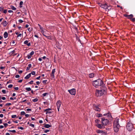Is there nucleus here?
<instances>
[{
    "mask_svg": "<svg viewBox=\"0 0 135 135\" xmlns=\"http://www.w3.org/2000/svg\"><path fill=\"white\" fill-rule=\"evenodd\" d=\"M33 80H31V81H30V82H29L28 83L30 84H32L33 83Z\"/></svg>",
    "mask_w": 135,
    "mask_h": 135,
    "instance_id": "8fccbe9b",
    "label": "nucleus"
},
{
    "mask_svg": "<svg viewBox=\"0 0 135 135\" xmlns=\"http://www.w3.org/2000/svg\"><path fill=\"white\" fill-rule=\"evenodd\" d=\"M22 80L21 79V80H18V83H21V82H22Z\"/></svg>",
    "mask_w": 135,
    "mask_h": 135,
    "instance_id": "e2e57ef3",
    "label": "nucleus"
},
{
    "mask_svg": "<svg viewBox=\"0 0 135 135\" xmlns=\"http://www.w3.org/2000/svg\"><path fill=\"white\" fill-rule=\"evenodd\" d=\"M94 108L95 110L97 111H99L100 110V109L99 105H94Z\"/></svg>",
    "mask_w": 135,
    "mask_h": 135,
    "instance_id": "9b49d317",
    "label": "nucleus"
},
{
    "mask_svg": "<svg viewBox=\"0 0 135 135\" xmlns=\"http://www.w3.org/2000/svg\"><path fill=\"white\" fill-rule=\"evenodd\" d=\"M38 26L39 27H40V30L42 29V28H43L42 27L40 24H38Z\"/></svg>",
    "mask_w": 135,
    "mask_h": 135,
    "instance_id": "79ce46f5",
    "label": "nucleus"
},
{
    "mask_svg": "<svg viewBox=\"0 0 135 135\" xmlns=\"http://www.w3.org/2000/svg\"><path fill=\"white\" fill-rule=\"evenodd\" d=\"M28 112L31 111V109H27L26 110Z\"/></svg>",
    "mask_w": 135,
    "mask_h": 135,
    "instance_id": "de8ad7c7",
    "label": "nucleus"
},
{
    "mask_svg": "<svg viewBox=\"0 0 135 135\" xmlns=\"http://www.w3.org/2000/svg\"><path fill=\"white\" fill-rule=\"evenodd\" d=\"M103 89L101 90H97L95 93L97 97L103 95L105 92L104 90L105 88H103Z\"/></svg>",
    "mask_w": 135,
    "mask_h": 135,
    "instance_id": "20e7f679",
    "label": "nucleus"
},
{
    "mask_svg": "<svg viewBox=\"0 0 135 135\" xmlns=\"http://www.w3.org/2000/svg\"><path fill=\"white\" fill-rule=\"evenodd\" d=\"M3 117V114H0V117L1 118H2Z\"/></svg>",
    "mask_w": 135,
    "mask_h": 135,
    "instance_id": "5fc2aeb1",
    "label": "nucleus"
},
{
    "mask_svg": "<svg viewBox=\"0 0 135 135\" xmlns=\"http://www.w3.org/2000/svg\"><path fill=\"white\" fill-rule=\"evenodd\" d=\"M4 128V126L2 125L0 126V128L2 129Z\"/></svg>",
    "mask_w": 135,
    "mask_h": 135,
    "instance_id": "13d9d810",
    "label": "nucleus"
},
{
    "mask_svg": "<svg viewBox=\"0 0 135 135\" xmlns=\"http://www.w3.org/2000/svg\"><path fill=\"white\" fill-rule=\"evenodd\" d=\"M10 7L11 9L13 10H16V8L12 5H11Z\"/></svg>",
    "mask_w": 135,
    "mask_h": 135,
    "instance_id": "412c9836",
    "label": "nucleus"
},
{
    "mask_svg": "<svg viewBox=\"0 0 135 135\" xmlns=\"http://www.w3.org/2000/svg\"><path fill=\"white\" fill-rule=\"evenodd\" d=\"M126 128L129 131H131L133 128V124L130 122L127 123L126 126Z\"/></svg>",
    "mask_w": 135,
    "mask_h": 135,
    "instance_id": "39448f33",
    "label": "nucleus"
},
{
    "mask_svg": "<svg viewBox=\"0 0 135 135\" xmlns=\"http://www.w3.org/2000/svg\"><path fill=\"white\" fill-rule=\"evenodd\" d=\"M30 74H31V75L32 74V75H34L35 74V71H33L31 72V73H30Z\"/></svg>",
    "mask_w": 135,
    "mask_h": 135,
    "instance_id": "2f4dec72",
    "label": "nucleus"
},
{
    "mask_svg": "<svg viewBox=\"0 0 135 135\" xmlns=\"http://www.w3.org/2000/svg\"><path fill=\"white\" fill-rule=\"evenodd\" d=\"M41 33L44 36H46V35H45V34H47L48 35H50V34H47L46 33V31H47V30L46 29H44L43 28H42V29H41Z\"/></svg>",
    "mask_w": 135,
    "mask_h": 135,
    "instance_id": "6e6552de",
    "label": "nucleus"
},
{
    "mask_svg": "<svg viewBox=\"0 0 135 135\" xmlns=\"http://www.w3.org/2000/svg\"><path fill=\"white\" fill-rule=\"evenodd\" d=\"M68 91L69 93L71 95H75V94L76 90L75 89H74L69 90Z\"/></svg>",
    "mask_w": 135,
    "mask_h": 135,
    "instance_id": "0eeeda50",
    "label": "nucleus"
},
{
    "mask_svg": "<svg viewBox=\"0 0 135 135\" xmlns=\"http://www.w3.org/2000/svg\"><path fill=\"white\" fill-rule=\"evenodd\" d=\"M99 120L98 119H96L95 121V123H98L99 122Z\"/></svg>",
    "mask_w": 135,
    "mask_h": 135,
    "instance_id": "4c0bfd02",
    "label": "nucleus"
},
{
    "mask_svg": "<svg viewBox=\"0 0 135 135\" xmlns=\"http://www.w3.org/2000/svg\"><path fill=\"white\" fill-rule=\"evenodd\" d=\"M102 124L104 126H106L108 124L109 120L107 119H105L103 117L102 118Z\"/></svg>",
    "mask_w": 135,
    "mask_h": 135,
    "instance_id": "423d86ee",
    "label": "nucleus"
},
{
    "mask_svg": "<svg viewBox=\"0 0 135 135\" xmlns=\"http://www.w3.org/2000/svg\"><path fill=\"white\" fill-rule=\"evenodd\" d=\"M31 76V74H28L27 75L25 78V79H28Z\"/></svg>",
    "mask_w": 135,
    "mask_h": 135,
    "instance_id": "f3484780",
    "label": "nucleus"
},
{
    "mask_svg": "<svg viewBox=\"0 0 135 135\" xmlns=\"http://www.w3.org/2000/svg\"><path fill=\"white\" fill-rule=\"evenodd\" d=\"M27 46H30V45H31V43L30 42L28 43L27 44Z\"/></svg>",
    "mask_w": 135,
    "mask_h": 135,
    "instance_id": "69168bd1",
    "label": "nucleus"
},
{
    "mask_svg": "<svg viewBox=\"0 0 135 135\" xmlns=\"http://www.w3.org/2000/svg\"><path fill=\"white\" fill-rule=\"evenodd\" d=\"M61 104V102L60 100H58L56 103V105L57 107V110L58 111L59 110Z\"/></svg>",
    "mask_w": 135,
    "mask_h": 135,
    "instance_id": "1a4fd4ad",
    "label": "nucleus"
},
{
    "mask_svg": "<svg viewBox=\"0 0 135 135\" xmlns=\"http://www.w3.org/2000/svg\"><path fill=\"white\" fill-rule=\"evenodd\" d=\"M28 41L26 40L24 42V43L25 44L27 45V43H28Z\"/></svg>",
    "mask_w": 135,
    "mask_h": 135,
    "instance_id": "c756f323",
    "label": "nucleus"
},
{
    "mask_svg": "<svg viewBox=\"0 0 135 135\" xmlns=\"http://www.w3.org/2000/svg\"><path fill=\"white\" fill-rule=\"evenodd\" d=\"M3 124H4L5 127H6L8 125V124H7L6 123H4Z\"/></svg>",
    "mask_w": 135,
    "mask_h": 135,
    "instance_id": "c03bdc74",
    "label": "nucleus"
},
{
    "mask_svg": "<svg viewBox=\"0 0 135 135\" xmlns=\"http://www.w3.org/2000/svg\"><path fill=\"white\" fill-rule=\"evenodd\" d=\"M8 34L7 33L5 32H4V36L5 38H6L8 37Z\"/></svg>",
    "mask_w": 135,
    "mask_h": 135,
    "instance_id": "2eb2a0df",
    "label": "nucleus"
},
{
    "mask_svg": "<svg viewBox=\"0 0 135 135\" xmlns=\"http://www.w3.org/2000/svg\"><path fill=\"white\" fill-rule=\"evenodd\" d=\"M21 115H23L25 114V113L24 112H21Z\"/></svg>",
    "mask_w": 135,
    "mask_h": 135,
    "instance_id": "c9c22d12",
    "label": "nucleus"
},
{
    "mask_svg": "<svg viewBox=\"0 0 135 135\" xmlns=\"http://www.w3.org/2000/svg\"><path fill=\"white\" fill-rule=\"evenodd\" d=\"M102 115L101 114H98L97 115V116L98 117H102Z\"/></svg>",
    "mask_w": 135,
    "mask_h": 135,
    "instance_id": "c85d7f7f",
    "label": "nucleus"
},
{
    "mask_svg": "<svg viewBox=\"0 0 135 135\" xmlns=\"http://www.w3.org/2000/svg\"><path fill=\"white\" fill-rule=\"evenodd\" d=\"M2 99L3 100H5L6 99V98L5 97H2Z\"/></svg>",
    "mask_w": 135,
    "mask_h": 135,
    "instance_id": "052dcab7",
    "label": "nucleus"
},
{
    "mask_svg": "<svg viewBox=\"0 0 135 135\" xmlns=\"http://www.w3.org/2000/svg\"><path fill=\"white\" fill-rule=\"evenodd\" d=\"M96 126L98 128L100 129L104 128L105 127L104 126L103 124L102 125L99 123L97 124H96Z\"/></svg>",
    "mask_w": 135,
    "mask_h": 135,
    "instance_id": "9d476101",
    "label": "nucleus"
},
{
    "mask_svg": "<svg viewBox=\"0 0 135 135\" xmlns=\"http://www.w3.org/2000/svg\"><path fill=\"white\" fill-rule=\"evenodd\" d=\"M119 120L118 118L116 119L114 122V132H117L118 131L119 128L120 127V126L118 123Z\"/></svg>",
    "mask_w": 135,
    "mask_h": 135,
    "instance_id": "f03ea898",
    "label": "nucleus"
},
{
    "mask_svg": "<svg viewBox=\"0 0 135 135\" xmlns=\"http://www.w3.org/2000/svg\"><path fill=\"white\" fill-rule=\"evenodd\" d=\"M89 76L90 78H93L94 76V74L93 73H91L89 74Z\"/></svg>",
    "mask_w": 135,
    "mask_h": 135,
    "instance_id": "aec40b11",
    "label": "nucleus"
},
{
    "mask_svg": "<svg viewBox=\"0 0 135 135\" xmlns=\"http://www.w3.org/2000/svg\"><path fill=\"white\" fill-rule=\"evenodd\" d=\"M29 115L28 114H26L25 115V116L27 117H29Z\"/></svg>",
    "mask_w": 135,
    "mask_h": 135,
    "instance_id": "338daca9",
    "label": "nucleus"
},
{
    "mask_svg": "<svg viewBox=\"0 0 135 135\" xmlns=\"http://www.w3.org/2000/svg\"><path fill=\"white\" fill-rule=\"evenodd\" d=\"M20 77V75H17L15 76V77L16 78H18Z\"/></svg>",
    "mask_w": 135,
    "mask_h": 135,
    "instance_id": "49530a36",
    "label": "nucleus"
},
{
    "mask_svg": "<svg viewBox=\"0 0 135 135\" xmlns=\"http://www.w3.org/2000/svg\"><path fill=\"white\" fill-rule=\"evenodd\" d=\"M9 131L12 132L13 133H15L16 132V131L15 130H9L8 131Z\"/></svg>",
    "mask_w": 135,
    "mask_h": 135,
    "instance_id": "f704fd0d",
    "label": "nucleus"
},
{
    "mask_svg": "<svg viewBox=\"0 0 135 135\" xmlns=\"http://www.w3.org/2000/svg\"><path fill=\"white\" fill-rule=\"evenodd\" d=\"M38 99L37 98L34 99L32 100V101L34 102H37L38 101Z\"/></svg>",
    "mask_w": 135,
    "mask_h": 135,
    "instance_id": "bb28decb",
    "label": "nucleus"
},
{
    "mask_svg": "<svg viewBox=\"0 0 135 135\" xmlns=\"http://www.w3.org/2000/svg\"><path fill=\"white\" fill-rule=\"evenodd\" d=\"M93 85L95 87L101 86V87L105 88V85L102 81L100 79H98L94 81L93 83Z\"/></svg>",
    "mask_w": 135,
    "mask_h": 135,
    "instance_id": "f257e3e1",
    "label": "nucleus"
},
{
    "mask_svg": "<svg viewBox=\"0 0 135 135\" xmlns=\"http://www.w3.org/2000/svg\"><path fill=\"white\" fill-rule=\"evenodd\" d=\"M13 86V85L12 84H10L8 85V88H11Z\"/></svg>",
    "mask_w": 135,
    "mask_h": 135,
    "instance_id": "a19ab883",
    "label": "nucleus"
},
{
    "mask_svg": "<svg viewBox=\"0 0 135 135\" xmlns=\"http://www.w3.org/2000/svg\"><path fill=\"white\" fill-rule=\"evenodd\" d=\"M18 129H20L21 130H23V128L22 127H18Z\"/></svg>",
    "mask_w": 135,
    "mask_h": 135,
    "instance_id": "864d4df0",
    "label": "nucleus"
},
{
    "mask_svg": "<svg viewBox=\"0 0 135 135\" xmlns=\"http://www.w3.org/2000/svg\"><path fill=\"white\" fill-rule=\"evenodd\" d=\"M13 12V11L12 10H9L8 11V12L9 13H12V12Z\"/></svg>",
    "mask_w": 135,
    "mask_h": 135,
    "instance_id": "bf43d9fd",
    "label": "nucleus"
},
{
    "mask_svg": "<svg viewBox=\"0 0 135 135\" xmlns=\"http://www.w3.org/2000/svg\"><path fill=\"white\" fill-rule=\"evenodd\" d=\"M17 117V116L16 115H13L12 116V118H15L16 117Z\"/></svg>",
    "mask_w": 135,
    "mask_h": 135,
    "instance_id": "e433bc0d",
    "label": "nucleus"
},
{
    "mask_svg": "<svg viewBox=\"0 0 135 135\" xmlns=\"http://www.w3.org/2000/svg\"><path fill=\"white\" fill-rule=\"evenodd\" d=\"M47 80H43L42 81V83H46V82H47Z\"/></svg>",
    "mask_w": 135,
    "mask_h": 135,
    "instance_id": "3c124183",
    "label": "nucleus"
},
{
    "mask_svg": "<svg viewBox=\"0 0 135 135\" xmlns=\"http://www.w3.org/2000/svg\"><path fill=\"white\" fill-rule=\"evenodd\" d=\"M45 37L49 39H50V40L51 39L52 37H51V36H47L46 35V36H45Z\"/></svg>",
    "mask_w": 135,
    "mask_h": 135,
    "instance_id": "b1692460",
    "label": "nucleus"
},
{
    "mask_svg": "<svg viewBox=\"0 0 135 135\" xmlns=\"http://www.w3.org/2000/svg\"><path fill=\"white\" fill-rule=\"evenodd\" d=\"M133 16L132 14H131L130 15H128V18L131 19L133 17Z\"/></svg>",
    "mask_w": 135,
    "mask_h": 135,
    "instance_id": "393cba45",
    "label": "nucleus"
},
{
    "mask_svg": "<svg viewBox=\"0 0 135 135\" xmlns=\"http://www.w3.org/2000/svg\"><path fill=\"white\" fill-rule=\"evenodd\" d=\"M55 72V69H53L52 70L51 73L54 74Z\"/></svg>",
    "mask_w": 135,
    "mask_h": 135,
    "instance_id": "ea45409f",
    "label": "nucleus"
},
{
    "mask_svg": "<svg viewBox=\"0 0 135 135\" xmlns=\"http://www.w3.org/2000/svg\"><path fill=\"white\" fill-rule=\"evenodd\" d=\"M7 12V10H5L3 11V13H6Z\"/></svg>",
    "mask_w": 135,
    "mask_h": 135,
    "instance_id": "680f3d73",
    "label": "nucleus"
},
{
    "mask_svg": "<svg viewBox=\"0 0 135 135\" xmlns=\"http://www.w3.org/2000/svg\"><path fill=\"white\" fill-rule=\"evenodd\" d=\"M28 30L30 31V32L32 30V29H31V28H29L28 29Z\"/></svg>",
    "mask_w": 135,
    "mask_h": 135,
    "instance_id": "6e6d98bb",
    "label": "nucleus"
},
{
    "mask_svg": "<svg viewBox=\"0 0 135 135\" xmlns=\"http://www.w3.org/2000/svg\"><path fill=\"white\" fill-rule=\"evenodd\" d=\"M48 94L47 93H45L42 94V96L43 97H45Z\"/></svg>",
    "mask_w": 135,
    "mask_h": 135,
    "instance_id": "473e14b6",
    "label": "nucleus"
},
{
    "mask_svg": "<svg viewBox=\"0 0 135 135\" xmlns=\"http://www.w3.org/2000/svg\"><path fill=\"white\" fill-rule=\"evenodd\" d=\"M23 36V34H22L21 33L19 34L18 36H17V37H22Z\"/></svg>",
    "mask_w": 135,
    "mask_h": 135,
    "instance_id": "cd10ccee",
    "label": "nucleus"
},
{
    "mask_svg": "<svg viewBox=\"0 0 135 135\" xmlns=\"http://www.w3.org/2000/svg\"><path fill=\"white\" fill-rule=\"evenodd\" d=\"M103 115L105 116H107L109 118H110L112 117L110 114L109 113H108L107 114H104Z\"/></svg>",
    "mask_w": 135,
    "mask_h": 135,
    "instance_id": "ddd939ff",
    "label": "nucleus"
},
{
    "mask_svg": "<svg viewBox=\"0 0 135 135\" xmlns=\"http://www.w3.org/2000/svg\"><path fill=\"white\" fill-rule=\"evenodd\" d=\"M51 77L54 78V74L51 73Z\"/></svg>",
    "mask_w": 135,
    "mask_h": 135,
    "instance_id": "4d7b16f0",
    "label": "nucleus"
},
{
    "mask_svg": "<svg viewBox=\"0 0 135 135\" xmlns=\"http://www.w3.org/2000/svg\"><path fill=\"white\" fill-rule=\"evenodd\" d=\"M7 24V22L6 21H4V22L3 23V25L4 27L6 26Z\"/></svg>",
    "mask_w": 135,
    "mask_h": 135,
    "instance_id": "6ab92c4d",
    "label": "nucleus"
},
{
    "mask_svg": "<svg viewBox=\"0 0 135 135\" xmlns=\"http://www.w3.org/2000/svg\"><path fill=\"white\" fill-rule=\"evenodd\" d=\"M99 6L102 8L105 9L106 11L107 9L109 10L111 9L110 7V6H108L106 3L104 4H102L100 3H99Z\"/></svg>",
    "mask_w": 135,
    "mask_h": 135,
    "instance_id": "7ed1b4c3",
    "label": "nucleus"
},
{
    "mask_svg": "<svg viewBox=\"0 0 135 135\" xmlns=\"http://www.w3.org/2000/svg\"><path fill=\"white\" fill-rule=\"evenodd\" d=\"M23 71L22 70H20V71H19V73H20V74H21L22 73Z\"/></svg>",
    "mask_w": 135,
    "mask_h": 135,
    "instance_id": "774afa93",
    "label": "nucleus"
},
{
    "mask_svg": "<svg viewBox=\"0 0 135 135\" xmlns=\"http://www.w3.org/2000/svg\"><path fill=\"white\" fill-rule=\"evenodd\" d=\"M18 21L20 23H22L23 22V21L21 20H19Z\"/></svg>",
    "mask_w": 135,
    "mask_h": 135,
    "instance_id": "a18cd8bd",
    "label": "nucleus"
},
{
    "mask_svg": "<svg viewBox=\"0 0 135 135\" xmlns=\"http://www.w3.org/2000/svg\"><path fill=\"white\" fill-rule=\"evenodd\" d=\"M31 66L32 65L31 64H29L28 66L27 67L26 70L27 71L29 70L30 69V68L31 67Z\"/></svg>",
    "mask_w": 135,
    "mask_h": 135,
    "instance_id": "a211bd4d",
    "label": "nucleus"
},
{
    "mask_svg": "<svg viewBox=\"0 0 135 135\" xmlns=\"http://www.w3.org/2000/svg\"><path fill=\"white\" fill-rule=\"evenodd\" d=\"M51 126V125L49 124H45L44 126V127L46 128H48Z\"/></svg>",
    "mask_w": 135,
    "mask_h": 135,
    "instance_id": "dca6fc26",
    "label": "nucleus"
},
{
    "mask_svg": "<svg viewBox=\"0 0 135 135\" xmlns=\"http://www.w3.org/2000/svg\"><path fill=\"white\" fill-rule=\"evenodd\" d=\"M51 110L50 109H45V111L46 112V114H47L48 113H51V112H47L48 110Z\"/></svg>",
    "mask_w": 135,
    "mask_h": 135,
    "instance_id": "5701e85b",
    "label": "nucleus"
},
{
    "mask_svg": "<svg viewBox=\"0 0 135 135\" xmlns=\"http://www.w3.org/2000/svg\"><path fill=\"white\" fill-rule=\"evenodd\" d=\"M97 133H100L102 134H104L105 133V132L103 131L98 130L97 131Z\"/></svg>",
    "mask_w": 135,
    "mask_h": 135,
    "instance_id": "4468645a",
    "label": "nucleus"
},
{
    "mask_svg": "<svg viewBox=\"0 0 135 135\" xmlns=\"http://www.w3.org/2000/svg\"><path fill=\"white\" fill-rule=\"evenodd\" d=\"M29 126L33 128H34L35 127L34 124H29Z\"/></svg>",
    "mask_w": 135,
    "mask_h": 135,
    "instance_id": "72a5a7b5",
    "label": "nucleus"
},
{
    "mask_svg": "<svg viewBox=\"0 0 135 135\" xmlns=\"http://www.w3.org/2000/svg\"><path fill=\"white\" fill-rule=\"evenodd\" d=\"M26 89L27 91H30L31 90V89L30 88H26Z\"/></svg>",
    "mask_w": 135,
    "mask_h": 135,
    "instance_id": "a878e982",
    "label": "nucleus"
},
{
    "mask_svg": "<svg viewBox=\"0 0 135 135\" xmlns=\"http://www.w3.org/2000/svg\"><path fill=\"white\" fill-rule=\"evenodd\" d=\"M34 53V52L33 51H32L31 52L27 55V57L28 59H30L31 58V56H32Z\"/></svg>",
    "mask_w": 135,
    "mask_h": 135,
    "instance_id": "f8f14e48",
    "label": "nucleus"
},
{
    "mask_svg": "<svg viewBox=\"0 0 135 135\" xmlns=\"http://www.w3.org/2000/svg\"><path fill=\"white\" fill-rule=\"evenodd\" d=\"M14 89L16 90H18L19 88L18 87H15Z\"/></svg>",
    "mask_w": 135,
    "mask_h": 135,
    "instance_id": "603ef678",
    "label": "nucleus"
},
{
    "mask_svg": "<svg viewBox=\"0 0 135 135\" xmlns=\"http://www.w3.org/2000/svg\"><path fill=\"white\" fill-rule=\"evenodd\" d=\"M2 92L4 94H6V90H2Z\"/></svg>",
    "mask_w": 135,
    "mask_h": 135,
    "instance_id": "7c9ffc66",
    "label": "nucleus"
},
{
    "mask_svg": "<svg viewBox=\"0 0 135 135\" xmlns=\"http://www.w3.org/2000/svg\"><path fill=\"white\" fill-rule=\"evenodd\" d=\"M11 105V103H6V105L7 106H10V105Z\"/></svg>",
    "mask_w": 135,
    "mask_h": 135,
    "instance_id": "58836bf2",
    "label": "nucleus"
},
{
    "mask_svg": "<svg viewBox=\"0 0 135 135\" xmlns=\"http://www.w3.org/2000/svg\"><path fill=\"white\" fill-rule=\"evenodd\" d=\"M23 2L22 1H21L20 2V8H22V5L23 4Z\"/></svg>",
    "mask_w": 135,
    "mask_h": 135,
    "instance_id": "4be33fe9",
    "label": "nucleus"
},
{
    "mask_svg": "<svg viewBox=\"0 0 135 135\" xmlns=\"http://www.w3.org/2000/svg\"><path fill=\"white\" fill-rule=\"evenodd\" d=\"M3 10V8L2 7H0V11H2Z\"/></svg>",
    "mask_w": 135,
    "mask_h": 135,
    "instance_id": "09e8293b",
    "label": "nucleus"
},
{
    "mask_svg": "<svg viewBox=\"0 0 135 135\" xmlns=\"http://www.w3.org/2000/svg\"><path fill=\"white\" fill-rule=\"evenodd\" d=\"M39 122L40 123H43V121L41 120H40L39 121Z\"/></svg>",
    "mask_w": 135,
    "mask_h": 135,
    "instance_id": "0e129e2a",
    "label": "nucleus"
},
{
    "mask_svg": "<svg viewBox=\"0 0 135 135\" xmlns=\"http://www.w3.org/2000/svg\"><path fill=\"white\" fill-rule=\"evenodd\" d=\"M49 131V130L48 129H46L44 131V132L45 133H47Z\"/></svg>",
    "mask_w": 135,
    "mask_h": 135,
    "instance_id": "37998d69",
    "label": "nucleus"
}]
</instances>
